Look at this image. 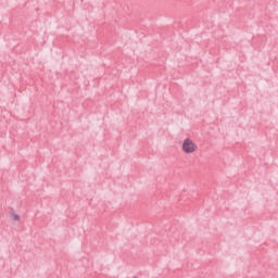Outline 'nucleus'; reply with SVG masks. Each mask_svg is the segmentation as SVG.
<instances>
[{"label":"nucleus","mask_w":278,"mask_h":278,"mask_svg":"<svg viewBox=\"0 0 278 278\" xmlns=\"http://www.w3.org/2000/svg\"><path fill=\"white\" fill-rule=\"evenodd\" d=\"M181 151H184L187 155H192V153H197L199 151V146L194 140L190 138H186L181 144Z\"/></svg>","instance_id":"obj_1"},{"label":"nucleus","mask_w":278,"mask_h":278,"mask_svg":"<svg viewBox=\"0 0 278 278\" xmlns=\"http://www.w3.org/2000/svg\"><path fill=\"white\" fill-rule=\"evenodd\" d=\"M10 216H11V219H13L15 223H18V220H21V215L16 213H11Z\"/></svg>","instance_id":"obj_2"}]
</instances>
